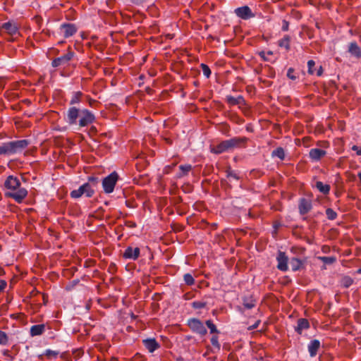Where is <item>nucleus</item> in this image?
<instances>
[{"label": "nucleus", "instance_id": "1", "mask_svg": "<svg viewBox=\"0 0 361 361\" xmlns=\"http://www.w3.org/2000/svg\"><path fill=\"white\" fill-rule=\"evenodd\" d=\"M65 120L70 126L78 124L80 128H83L93 123L95 116L87 109H80L73 106L68 109Z\"/></svg>", "mask_w": 361, "mask_h": 361}, {"label": "nucleus", "instance_id": "2", "mask_svg": "<svg viewBox=\"0 0 361 361\" xmlns=\"http://www.w3.org/2000/svg\"><path fill=\"white\" fill-rule=\"evenodd\" d=\"M4 188L6 190V196L13 199L18 203L22 202L27 195V190L21 187L19 178L13 175L6 178Z\"/></svg>", "mask_w": 361, "mask_h": 361}, {"label": "nucleus", "instance_id": "3", "mask_svg": "<svg viewBox=\"0 0 361 361\" xmlns=\"http://www.w3.org/2000/svg\"><path fill=\"white\" fill-rule=\"evenodd\" d=\"M29 142L27 140H18L2 142L0 144V155L11 156L20 154L27 147Z\"/></svg>", "mask_w": 361, "mask_h": 361}, {"label": "nucleus", "instance_id": "4", "mask_svg": "<svg viewBox=\"0 0 361 361\" xmlns=\"http://www.w3.org/2000/svg\"><path fill=\"white\" fill-rule=\"evenodd\" d=\"M94 194V189L90 183H85L80 185L78 189L71 192V197L73 199H78L82 195L87 197H91Z\"/></svg>", "mask_w": 361, "mask_h": 361}, {"label": "nucleus", "instance_id": "5", "mask_svg": "<svg viewBox=\"0 0 361 361\" xmlns=\"http://www.w3.org/2000/svg\"><path fill=\"white\" fill-rule=\"evenodd\" d=\"M118 180V175L116 171L111 173L102 180V188L105 193L114 192L115 185Z\"/></svg>", "mask_w": 361, "mask_h": 361}, {"label": "nucleus", "instance_id": "6", "mask_svg": "<svg viewBox=\"0 0 361 361\" xmlns=\"http://www.w3.org/2000/svg\"><path fill=\"white\" fill-rule=\"evenodd\" d=\"M188 324L193 332L200 336H204L207 332L204 324L198 319L193 318L189 319Z\"/></svg>", "mask_w": 361, "mask_h": 361}, {"label": "nucleus", "instance_id": "7", "mask_svg": "<svg viewBox=\"0 0 361 361\" xmlns=\"http://www.w3.org/2000/svg\"><path fill=\"white\" fill-rule=\"evenodd\" d=\"M247 138L245 137H235L229 140H224L226 151H229L232 149L237 148L241 146V145L247 142Z\"/></svg>", "mask_w": 361, "mask_h": 361}, {"label": "nucleus", "instance_id": "8", "mask_svg": "<svg viewBox=\"0 0 361 361\" xmlns=\"http://www.w3.org/2000/svg\"><path fill=\"white\" fill-rule=\"evenodd\" d=\"M5 31L9 35L13 36L18 34L19 25L13 20H9L0 25V31Z\"/></svg>", "mask_w": 361, "mask_h": 361}, {"label": "nucleus", "instance_id": "9", "mask_svg": "<svg viewBox=\"0 0 361 361\" xmlns=\"http://www.w3.org/2000/svg\"><path fill=\"white\" fill-rule=\"evenodd\" d=\"M234 13L238 18L243 20H248L255 17V14L247 6H243L235 8Z\"/></svg>", "mask_w": 361, "mask_h": 361}, {"label": "nucleus", "instance_id": "10", "mask_svg": "<svg viewBox=\"0 0 361 361\" xmlns=\"http://www.w3.org/2000/svg\"><path fill=\"white\" fill-rule=\"evenodd\" d=\"M73 56L74 53L73 51H68L66 54L54 59L51 62V65L54 68L67 65Z\"/></svg>", "mask_w": 361, "mask_h": 361}, {"label": "nucleus", "instance_id": "11", "mask_svg": "<svg viewBox=\"0 0 361 361\" xmlns=\"http://www.w3.org/2000/svg\"><path fill=\"white\" fill-rule=\"evenodd\" d=\"M140 254V250L139 247L128 246L123 253V257L126 259L136 260L139 257Z\"/></svg>", "mask_w": 361, "mask_h": 361}, {"label": "nucleus", "instance_id": "12", "mask_svg": "<svg viewBox=\"0 0 361 361\" xmlns=\"http://www.w3.org/2000/svg\"><path fill=\"white\" fill-rule=\"evenodd\" d=\"M276 260L278 262L277 268L282 271H286L288 269V258L286 256V253L283 252H279L278 255L276 257Z\"/></svg>", "mask_w": 361, "mask_h": 361}, {"label": "nucleus", "instance_id": "13", "mask_svg": "<svg viewBox=\"0 0 361 361\" xmlns=\"http://www.w3.org/2000/svg\"><path fill=\"white\" fill-rule=\"evenodd\" d=\"M60 30L65 38L73 36L77 32L75 25L71 23L62 24L60 27Z\"/></svg>", "mask_w": 361, "mask_h": 361}, {"label": "nucleus", "instance_id": "14", "mask_svg": "<svg viewBox=\"0 0 361 361\" xmlns=\"http://www.w3.org/2000/svg\"><path fill=\"white\" fill-rule=\"evenodd\" d=\"M312 202L305 198H301L298 204V209L300 214L304 215L308 213L312 209Z\"/></svg>", "mask_w": 361, "mask_h": 361}, {"label": "nucleus", "instance_id": "15", "mask_svg": "<svg viewBox=\"0 0 361 361\" xmlns=\"http://www.w3.org/2000/svg\"><path fill=\"white\" fill-rule=\"evenodd\" d=\"M325 150L318 148H313L310 150L309 156L312 161H319L326 155Z\"/></svg>", "mask_w": 361, "mask_h": 361}, {"label": "nucleus", "instance_id": "16", "mask_svg": "<svg viewBox=\"0 0 361 361\" xmlns=\"http://www.w3.org/2000/svg\"><path fill=\"white\" fill-rule=\"evenodd\" d=\"M143 344L149 353H153L159 348V343L154 338L145 339L143 340Z\"/></svg>", "mask_w": 361, "mask_h": 361}, {"label": "nucleus", "instance_id": "17", "mask_svg": "<svg viewBox=\"0 0 361 361\" xmlns=\"http://www.w3.org/2000/svg\"><path fill=\"white\" fill-rule=\"evenodd\" d=\"M308 352L310 355L313 357L317 354V351L320 348V342L319 340L314 339L310 342L308 344Z\"/></svg>", "mask_w": 361, "mask_h": 361}, {"label": "nucleus", "instance_id": "18", "mask_svg": "<svg viewBox=\"0 0 361 361\" xmlns=\"http://www.w3.org/2000/svg\"><path fill=\"white\" fill-rule=\"evenodd\" d=\"M348 52L357 59L361 58V48L355 42H353L349 44Z\"/></svg>", "mask_w": 361, "mask_h": 361}, {"label": "nucleus", "instance_id": "19", "mask_svg": "<svg viewBox=\"0 0 361 361\" xmlns=\"http://www.w3.org/2000/svg\"><path fill=\"white\" fill-rule=\"evenodd\" d=\"M310 328V323L306 319H299L298 320L297 326L295 328V330L299 334H301L303 330L307 329Z\"/></svg>", "mask_w": 361, "mask_h": 361}, {"label": "nucleus", "instance_id": "20", "mask_svg": "<svg viewBox=\"0 0 361 361\" xmlns=\"http://www.w3.org/2000/svg\"><path fill=\"white\" fill-rule=\"evenodd\" d=\"M44 324H36L31 326L30 333L31 336H37L42 335L44 332Z\"/></svg>", "mask_w": 361, "mask_h": 361}, {"label": "nucleus", "instance_id": "21", "mask_svg": "<svg viewBox=\"0 0 361 361\" xmlns=\"http://www.w3.org/2000/svg\"><path fill=\"white\" fill-rule=\"evenodd\" d=\"M278 46L281 48H284L287 51L290 49V37L289 35H284L282 39L278 41Z\"/></svg>", "mask_w": 361, "mask_h": 361}, {"label": "nucleus", "instance_id": "22", "mask_svg": "<svg viewBox=\"0 0 361 361\" xmlns=\"http://www.w3.org/2000/svg\"><path fill=\"white\" fill-rule=\"evenodd\" d=\"M226 101L230 105L232 106L242 104L245 102L244 98L242 96L235 97L231 95H228L226 97Z\"/></svg>", "mask_w": 361, "mask_h": 361}, {"label": "nucleus", "instance_id": "23", "mask_svg": "<svg viewBox=\"0 0 361 361\" xmlns=\"http://www.w3.org/2000/svg\"><path fill=\"white\" fill-rule=\"evenodd\" d=\"M289 263L293 271H298L303 265V262L297 257L292 258Z\"/></svg>", "mask_w": 361, "mask_h": 361}, {"label": "nucleus", "instance_id": "24", "mask_svg": "<svg viewBox=\"0 0 361 361\" xmlns=\"http://www.w3.org/2000/svg\"><path fill=\"white\" fill-rule=\"evenodd\" d=\"M316 188L322 193L326 195L330 191V186L328 184H324L322 181H317L315 183Z\"/></svg>", "mask_w": 361, "mask_h": 361}, {"label": "nucleus", "instance_id": "25", "mask_svg": "<svg viewBox=\"0 0 361 361\" xmlns=\"http://www.w3.org/2000/svg\"><path fill=\"white\" fill-rule=\"evenodd\" d=\"M353 282H354L353 279H352L350 276H346V275L343 276L340 281L341 286L345 288H348L351 285H353Z\"/></svg>", "mask_w": 361, "mask_h": 361}, {"label": "nucleus", "instance_id": "26", "mask_svg": "<svg viewBox=\"0 0 361 361\" xmlns=\"http://www.w3.org/2000/svg\"><path fill=\"white\" fill-rule=\"evenodd\" d=\"M180 172L178 173V177L181 178L183 177L191 171L192 166L190 164H185V165H180L179 166Z\"/></svg>", "mask_w": 361, "mask_h": 361}, {"label": "nucleus", "instance_id": "27", "mask_svg": "<svg viewBox=\"0 0 361 361\" xmlns=\"http://www.w3.org/2000/svg\"><path fill=\"white\" fill-rule=\"evenodd\" d=\"M211 152H213L214 154H216L227 152L224 141L220 142L216 147H213L212 149Z\"/></svg>", "mask_w": 361, "mask_h": 361}, {"label": "nucleus", "instance_id": "28", "mask_svg": "<svg viewBox=\"0 0 361 361\" xmlns=\"http://www.w3.org/2000/svg\"><path fill=\"white\" fill-rule=\"evenodd\" d=\"M271 156L273 157H278L281 160H283L285 159V152L283 149L282 147L276 148L272 152Z\"/></svg>", "mask_w": 361, "mask_h": 361}, {"label": "nucleus", "instance_id": "29", "mask_svg": "<svg viewBox=\"0 0 361 361\" xmlns=\"http://www.w3.org/2000/svg\"><path fill=\"white\" fill-rule=\"evenodd\" d=\"M82 95V93L81 92L78 91L73 92L70 101V104L73 105L80 103Z\"/></svg>", "mask_w": 361, "mask_h": 361}, {"label": "nucleus", "instance_id": "30", "mask_svg": "<svg viewBox=\"0 0 361 361\" xmlns=\"http://www.w3.org/2000/svg\"><path fill=\"white\" fill-rule=\"evenodd\" d=\"M59 354V351L47 349L44 351V353H43V355H45L48 357H56ZM38 357H39V358H41L42 357V355H39Z\"/></svg>", "mask_w": 361, "mask_h": 361}, {"label": "nucleus", "instance_id": "31", "mask_svg": "<svg viewBox=\"0 0 361 361\" xmlns=\"http://www.w3.org/2000/svg\"><path fill=\"white\" fill-rule=\"evenodd\" d=\"M319 259H320L322 262L326 264H331L336 262V258L335 257H319Z\"/></svg>", "mask_w": 361, "mask_h": 361}, {"label": "nucleus", "instance_id": "32", "mask_svg": "<svg viewBox=\"0 0 361 361\" xmlns=\"http://www.w3.org/2000/svg\"><path fill=\"white\" fill-rule=\"evenodd\" d=\"M205 324H206L207 326L209 328L211 334H214V333L218 334V333H219V331L216 329V326L212 322V320H207Z\"/></svg>", "mask_w": 361, "mask_h": 361}, {"label": "nucleus", "instance_id": "33", "mask_svg": "<svg viewBox=\"0 0 361 361\" xmlns=\"http://www.w3.org/2000/svg\"><path fill=\"white\" fill-rule=\"evenodd\" d=\"M183 279L185 284L188 286H192L195 283V279L193 276L189 273L184 274Z\"/></svg>", "mask_w": 361, "mask_h": 361}, {"label": "nucleus", "instance_id": "34", "mask_svg": "<svg viewBox=\"0 0 361 361\" xmlns=\"http://www.w3.org/2000/svg\"><path fill=\"white\" fill-rule=\"evenodd\" d=\"M326 214L328 219H329V220H334L337 217L336 212L331 208H328L326 210Z\"/></svg>", "mask_w": 361, "mask_h": 361}, {"label": "nucleus", "instance_id": "35", "mask_svg": "<svg viewBox=\"0 0 361 361\" xmlns=\"http://www.w3.org/2000/svg\"><path fill=\"white\" fill-rule=\"evenodd\" d=\"M211 343L213 347L218 351L221 349V344L219 342V338L217 336H213L211 338Z\"/></svg>", "mask_w": 361, "mask_h": 361}, {"label": "nucleus", "instance_id": "36", "mask_svg": "<svg viewBox=\"0 0 361 361\" xmlns=\"http://www.w3.org/2000/svg\"><path fill=\"white\" fill-rule=\"evenodd\" d=\"M315 62L313 60H309L307 62L308 73L310 75L315 74Z\"/></svg>", "mask_w": 361, "mask_h": 361}, {"label": "nucleus", "instance_id": "37", "mask_svg": "<svg viewBox=\"0 0 361 361\" xmlns=\"http://www.w3.org/2000/svg\"><path fill=\"white\" fill-rule=\"evenodd\" d=\"M201 68H202V73H203V75L209 78L210 77V75H211V70L209 68V67L204 64V63H202L201 64Z\"/></svg>", "mask_w": 361, "mask_h": 361}, {"label": "nucleus", "instance_id": "38", "mask_svg": "<svg viewBox=\"0 0 361 361\" xmlns=\"http://www.w3.org/2000/svg\"><path fill=\"white\" fill-rule=\"evenodd\" d=\"M243 305L246 309H252L255 306V301L253 300L244 299Z\"/></svg>", "mask_w": 361, "mask_h": 361}, {"label": "nucleus", "instance_id": "39", "mask_svg": "<svg viewBox=\"0 0 361 361\" xmlns=\"http://www.w3.org/2000/svg\"><path fill=\"white\" fill-rule=\"evenodd\" d=\"M8 338L6 334L0 331V345H5L8 343Z\"/></svg>", "mask_w": 361, "mask_h": 361}, {"label": "nucleus", "instance_id": "40", "mask_svg": "<svg viewBox=\"0 0 361 361\" xmlns=\"http://www.w3.org/2000/svg\"><path fill=\"white\" fill-rule=\"evenodd\" d=\"M207 303L202 301H194L192 302V307L195 309H202L206 306Z\"/></svg>", "mask_w": 361, "mask_h": 361}, {"label": "nucleus", "instance_id": "41", "mask_svg": "<svg viewBox=\"0 0 361 361\" xmlns=\"http://www.w3.org/2000/svg\"><path fill=\"white\" fill-rule=\"evenodd\" d=\"M227 176L229 178H233L235 180H238V178H239L238 174L234 171H228Z\"/></svg>", "mask_w": 361, "mask_h": 361}, {"label": "nucleus", "instance_id": "42", "mask_svg": "<svg viewBox=\"0 0 361 361\" xmlns=\"http://www.w3.org/2000/svg\"><path fill=\"white\" fill-rule=\"evenodd\" d=\"M289 27V23L286 20H282V27L281 30L284 32L288 31Z\"/></svg>", "mask_w": 361, "mask_h": 361}, {"label": "nucleus", "instance_id": "43", "mask_svg": "<svg viewBox=\"0 0 361 361\" xmlns=\"http://www.w3.org/2000/svg\"><path fill=\"white\" fill-rule=\"evenodd\" d=\"M293 69L290 68L287 72V76L291 80H295L296 77L293 75Z\"/></svg>", "mask_w": 361, "mask_h": 361}, {"label": "nucleus", "instance_id": "44", "mask_svg": "<svg viewBox=\"0 0 361 361\" xmlns=\"http://www.w3.org/2000/svg\"><path fill=\"white\" fill-rule=\"evenodd\" d=\"M97 182H98V178L91 176V177H89L87 183H90V185H92V184L95 185L96 183H97Z\"/></svg>", "mask_w": 361, "mask_h": 361}, {"label": "nucleus", "instance_id": "45", "mask_svg": "<svg viewBox=\"0 0 361 361\" xmlns=\"http://www.w3.org/2000/svg\"><path fill=\"white\" fill-rule=\"evenodd\" d=\"M352 149H353V151H355V152H356V154H357V155H361V147H357V146H356V145H353V146L352 147Z\"/></svg>", "mask_w": 361, "mask_h": 361}, {"label": "nucleus", "instance_id": "46", "mask_svg": "<svg viewBox=\"0 0 361 361\" xmlns=\"http://www.w3.org/2000/svg\"><path fill=\"white\" fill-rule=\"evenodd\" d=\"M6 286V283L5 281L0 280V291L4 290Z\"/></svg>", "mask_w": 361, "mask_h": 361}, {"label": "nucleus", "instance_id": "47", "mask_svg": "<svg viewBox=\"0 0 361 361\" xmlns=\"http://www.w3.org/2000/svg\"><path fill=\"white\" fill-rule=\"evenodd\" d=\"M260 323V321H257L253 325L250 326L248 329L250 330H252V329H255L256 328H257L259 324Z\"/></svg>", "mask_w": 361, "mask_h": 361}, {"label": "nucleus", "instance_id": "48", "mask_svg": "<svg viewBox=\"0 0 361 361\" xmlns=\"http://www.w3.org/2000/svg\"><path fill=\"white\" fill-rule=\"evenodd\" d=\"M322 73L323 70L322 66H319V69L317 71H315V73L318 76H321L322 75Z\"/></svg>", "mask_w": 361, "mask_h": 361}, {"label": "nucleus", "instance_id": "49", "mask_svg": "<svg viewBox=\"0 0 361 361\" xmlns=\"http://www.w3.org/2000/svg\"><path fill=\"white\" fill-rule=\"evenodd\" d=\"M259 55L261 56V57H262L264 60H267V58L265 56L266 55V52L265 51H262L259 53Z\"/></svg>", "mask_w": 361, "mask_h": 361}, {"label": "nucleus", "instance_id": "50", "mask_svg": "<svg viewBox=\"0 0 361 361\" xmlns=\"http://www.w3.org/2000/svg\"><path fill=\"white\" fill-rule=\"evenodd\" d=\"M266 54H267V55H272V54H273V52H272V51H267V52L266 53Z\"/></svg>", "mask_w": 361, "mask_h": 361}, {"label": "nucleus", "instance_id": "51", "mask_svg": "<svg viewBox=\"0 0 361 361\" xmlns=\"http://www.w3.org/2000/svg\"><path fill=\"white\" fill-rule=\"evenodd\" d=\"M356 273L361 274V267L357 270Z\"/></svg>", "mask_w": 361, "mask_h": 361}]
</instances>
